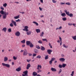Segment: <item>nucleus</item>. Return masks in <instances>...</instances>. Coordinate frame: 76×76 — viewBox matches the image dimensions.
Listing matches in <instances>:
<instances>
[{"label": "nucleus", "instance_id": "nucleus-47", "mask_svg": "<svg viewBox=\"0 0 76 76\" xmlns=\"http://www.w3.org/2000/svg\"><path fill=\"white\" fill-rule=\"evenodd\" d=\"M42 66L40 65H38L37 67H39L41 69Z\"/></svg>", "mask_w": 76, "mask_h": 76}, {"label": "nucleus", "instance_id": "nucleus-43", "mask_svg": "<svg viewBox=\"0 0 76 76\" xmlns=\"http://www.w3.org/2000/svg\"><path fill=\"white\" fill-rule=\"evenodd\" d=\"M56 60V58H51V61H54V60Z\"/></svg>", "mask_w": 76, "mask_h": 76}, {"label": "nucleus", "instance_id": "nucleus-15", "mask_svg": "<svg viewBox=\"0 0 76 76\" xmlns=\"http://www.w3.org/2000/svg\"><path fill=\"white\" fill-rule=\"evenodd\" d=\"M40 49L41 50H42V51H44V50H45V48L44 47L42 46H41Z\"/></svg>", "mask_w": 76, "mask_h": 76}, {"label": "nucleus", "instance_id": "nucleus-23", "mask_svg": "<svg viewBox=\"0 0 76 76\" xmlns=\"http://www.w3.org/2000/svg\"><path fill=\"white\" fill-rule=\"evenodd\" d=\"M29 45L31 48H32V47H34V45H33L32 43H31Z\"/></svg>", "mask_w": 76, "mask_h": 76}, {"label": "nucleus", "instance_id": "nucleus-6", "mask_svg": "<svg viewBox=\"0 0 76 76\" xmlns=\"http://www.w3.org/2000/svg\"><path fill=\"white\" fill-rule=\"evenodd\" d=\"M15 35L17 37H19L20 35V33L19 31H17L15 33Z\"/></svg>", "mask_w": 76, "mask_h": 76}, {"label": "nucleus", "instance_id": "nucleus-40", "mask_svg": "<svg viewBox=\"0 0 76 76\" xmlns=\"http://www.w3.org/2000/svg\"><path fill=\"white\" fill-rule=\"evenodd\" d=\"M65 4H67V5H69V6H70V4H71L70 2H67Z\"/></svg>", "mask_w": 76, "mask_h": 76}, {"label": "nucleus", "instance_id": "nucleus-42", "mask_svg": "<svg viewBox=\"0 0 76 76\" xmlns=\"http://www.w3.org/2000/svg\"><path fill=\"white\" fill-rule=\"evenodd\" d=\"M49 47H50L51 48H53V47H52V46L51 45V43H49Z\"/></svg>", "mask_w": 76, "mask_h": 76}, {"label": "nucleus", "instance_id": "nucleus-5", "mask_svg": "<svg viewBox=\"0 0 76 76\" xmlns=\"http://www.w3.org/2000/svg\"><path fill=\"white\" fill-rule=\"evenodd\" d=\"M28 54V53L27 50L26 49H25L23 51V55L24 56H26Z\"/></svg>", "mask_w": 76, "mask_h": 76}, {"label": "nucleus", "instance_id": "nucleus-55", "mask_svg": "<svg viewBox=\"0 0 76 76\" xmlns=\"http://www.w3.org/2000/svg\"><path fill=\"white\" fill-rule=\"evenodd\" d=\"M60 4H61V5H63V4H65V3L61 2L60 3Z\"/></svg>", "mask_w": 76, "mask_h": 76}, {"label": "nucleus", "instance_id": "nucleus-32", "mask_svg": "<svg viewBox=\"0 0 76 76\" xmlns=\"http://www.w3.org/2000/svg\"><path fill=\"white\" fill-rule=\"evenodd\" d=\"M37 58H41V56L40 55H39L36 57Z\"/></svg>", "mask_w": 76, "mask_h": 76}, {"label": "nucleus", "instance_id": "nucleus-50", "mask_svg": "<svg viewBox=\"0 0 76 76\" xmlns=\"http://www.w3.org/2000/svg\"><path fill=\"white\" fill-rule=\"evenodd\" d=\"M16 21L17 22H20V19H18V20H16Z\"/></svg>", "mask_w": 76, "mask_h": 76}, {"label": "nucleus", "instance_id": "nucleus-52", "mask_svg": "<svg viewBox=\"0 0 76 76\" xmlns=\"http://www.w3.org/2000/svg\"><path fill=\"white\" fill-rule=\"evenodd\" d=\"M25 29H28V26H25V27H24Z\"/></svg>", "mask_w": 76, "mask_h": 76}, {"label": "nucleus", "instance_id": "nucleus-48", "mask_svg": "<svg viewBox=\"0 0 76 76\" xmlns=\"http://www.w3.org/2000/svg\"><path fill=\"white\" fill-rule=\"evenodd\" d=\"M68 25H69V26H72V25H73V24H72V23H68Z\"/></svg>", "mask_w": 76, "mask_h": 76}, {"label": "nucleus", "instance_id": "nucleus-29", "mask_svg": "<svg viewBox=\"0 0 76 76\" xmlns=\"http://www.w3.org/2000/svg\"><path fill=\"white\" fill-rule=\"evenodd\" d=\"M21 42L23 43V44H25V39H24L21 41Z\"/></svg>", "mask_w": 76, "mask_h": 76}, {"label": "nucleus", "instance_id": "nucleus-39", "mask_svg": "<svg viewBox=\"0 0 76 76\" xmlns=\"http://www.w3.org/2000/svg\"><path fill=\"white\" fill-rule=\"evenodd\" d=\"M36 48L37 49H40V47L38 45H37L36 46Z\"/></svg>", "mask_w": 76, "mask_h": 76}, {"label": "nucleus", "instance_id": "nucleus-36", "mask_svg": "<svg viewBox=\"0 0 76 76\" xmlns=\"http://www.w3.org/2000/svg\"><path fill=\"white\" fill-rule=\"evenodd\" d=\"M71 76H73L74 75V71H72L71 74L70 75Z\"/></svg>", "mask_w": 76, "mask_h": 76}, {"label": "nucleus", "instance_id": "nucleus-56", "mask_svg": "<svg viewBox=\"0 0 76 76\" xmlns=\"http://www.w3.org/2000/svg\"><path fill=\"white\" fill-rule=\"evenodd\" d=\"M32 54H31V53H28V56H32Z\"/></svg>", "mask_w": 76, "mask_h": 76}, {"label": "nucleus", "instance_id": "nucleus-8", "mask_svg": "<svg viewBox=\"0 0 76 76\" xmlns=\"http://www.w3.org/2000/svg\"><path fill=\"white\" fill-rule=\"evenodd\" d=\"M59 60L60 61H61L62 62H64L65 61V58H61L59 59Z\"/></svg>", "mask_w": 76, "mask_h": 76}, {"label": "nucleus", "instance_id": "nucleus-22", "mask_svg": "<svg viewBox=\"0 0 76 76\" xmlns=\"http://www.w3.org/2000/svg\"><path fill=\"white\" fill-rule=\"evenodd\" d=\"M33 23H34V24H35V25H36V26H38V23H37V22H35V21H33Z\"/></svg>", "mask_w": 76, "mask_h": 76}, {"label": "nucleus", "instance_id": "nucleus-31", "mask_svg": "<svg viewBox=\"0 0 76 76\" xmlns=\"http://www.w3.org/2000/svg\"><path fill=\"white\" fill-rule=\"evenodd\" d=\"M42 40L43 41H46V42H47L48 41L46 39H42Z\"/></svg>", "mask_w": 76, "mask_h": 76}, {"label": "nucleus", "instance_id": "nucleus-11", "mask_svg": "<svg viewBox=\"0 0 76 76\" xmlns=\"http://www.w3.org/2000/svg\"><path fill=\"white\" fill-rule=\"evenodd\" d=\"M21 70H22L21 67H19L18 68L16 69V71H17V72H20V71Z\"/></svg>", "mask_w": 76, "mask_h": 76}, {"label": "nucleus", "instance_id": "nucleus-25", "mask_svg": "<svg viewBox=\"0 0 76 76\" xmlns=\"http://www.w3.org/2000/svg\"><path fill=\"white\" fill-rule=\"evenodd\" d=\"M72 38L74 40H76V36H73L72 37Z\"/></svg>", "mask_w": 76, "mask_h": 76}, {"label": "nucleus", "instance_id": "nucleus-44", "mask_svg": "<svg viewBox=\"0 0 76 76\" xmlns=\"http://www.w3.org/2000/svg\"><path fill=\"white\" fill-rule=\"evenodd\" d=\"M59 68H62V67H63V65L59 64Z\"/></svg>", "mask_w": 76, "mask_h": 76}, {"label": "nucleus", "instance_id": "nucleus-60", "mask_svg": "<svg viewBox=\"0 0 76 76\" xmlns=\"http://www.w3.org/2000/svg\"><path fill=\"white\" fill-rule=\"evenodd\" d=\"M62 28V27L60 26L59 28V29H61Z\"/></svg>", "mask_w": 76, "mask_h": 76}, {"label": "nucleus", "instance_id": "nucleus-13", "mask_svg": "<svg viewBox=\"0 0 76 76\" xmlns=\"http://www.w3.org/2000/svg\"><path fill=\"white\" fill-rule=\"evenodd\" d=\"M8 60V58L7 57L5 56L4 57V61H7Z\"/></svg>", "mask_w": 76, "mask_h": 76}, {"label": "nucleus", "instance_id": "nucleus-53", "mask_svg": "<svg viewBox=\"0 0 76 76\" xmlns=\"http://www.w3.org/2000/svg\"><path fill=\"white\" fill-rule=\"evenodd\" d=\"M53 62V61H51V60L49 61V64H52V63Z\"/></svg>", "mask_w": 76, "mask_h": 76}, {"label": "nucleus", "instance_id": "nucleus-4", "mask_svg": "<svg viewBox=\"0 0 76 76\" xmlns=\"http://www.w3.org/2000/svg\"><path fill=\"white\" fill-rule=\"evenodd\" d=\"M2 65L3 66H5V67H8V68H9L10 67V65L8 64H6L4 63H2Z\"/></svg>", "mask_w": 76, "mask_h": 76}, {"label": "nucleus", "instance_id": "nucleus-34", "mask_svg": "<svg viewBox=\"0 0 76 76\" xmlns=\"http://www.w3.org/2000/svg\"><path fill=\"white\" fill-rule=\"evenodd\" d=\"M62 20L64 21H65V20H67V18L66 17L62 18Z\"/></svg>", "mask_w": 76, "mask_h": 76}, {"label": "nucleus", "instance_id": "nucleus-18", "mask_svg": "<svg viewBox=\"0 0 76 76\" xmlns=\"http://www.w3.org/2000/svg\"><path fill=\"white\" fill-rule=\"evenodd\" d=\"M2 31H3L5 32H6V31H7V28L6 27H4L3 28V29H2Z\"/></svg>", "mask_w": 76, "mask_h": 76}, {"label": "nucleus", "instance_id": "nucleus-28", "mask_svg": "<svg viewBox=\"0 0 76 76\" xmlns=\"http://www.w3.org/2000/svg\"><path fill=\"white\" fill-rule=\"evenodd\" d=\"M66 64H62V67L63 68H64L66 66Z\"/></svg>", "mask_w": 76, "mask_h": 76}, {"label": "nucleus", "instance_id": "nucleus-16", "mask_svg": "<svg viewBox=\"0 0 76 76\" xmlns=\"http://www.w3.org/2000/svg\"><path fill=\"white\" fill-rule=\"evenodd\" d=\"M36 32H37V33H39L40 32H41V31L40 30V29H36Z\"/></svg>", "mask_w": 76, "mask_h": 76}, {"label": "nucleus", "instance_id": "nucleus-7", "mask_svg": "<svg viewBox=\"0 0 76 76\" xmlns=\"http://www.w3.org/2000/svg\"><path fill=\"white\" fill-rule=\"evenodd\" d=\"M23 73H24V74H22L23 76H28V71L23 72Z\"/></svg>", "mask_w": 76, "mask_h": 76}, {"label": "nucleus", "instance_id": "nucleus-1", "mask_svg": "<svg viewBox=\"0 0 76 76\" xmlns=\"http://www.w3.org/2000/svg\"><path fill=\"white\" fill-rule=\"evenodd\" d=\"M0 13L1 15H2V16L4 19H6V18H7V15H9V12H4L3 10L0 11Z\"/></svg>", "mask_w": 76, "mask_h": 76}, {"label": "nucleus", "instance_id": "nucleus-30", "mask_svg": "<svg viewBox=\"0 0 76 76\" xmlns=\"http://www.w3.org/2000/svg\"><path fill=\"white\" fill-rule=\"evenodd\" d=\"M8 31L9 32H12V29L10 28H9L8 29Z\"/></svg>", "mask_w": 76, "mask_h": 76}, {"label": "nucleus", "instance_id": "nucleus-51", "mask_svg": "<svg viewBox=\"0 0 76 76\" xmlns=\"http://www.w3.org/2000/svg\"><path fill=\"white\" fill-rule=\"evenodd\" d=\"M37 55V54H35V53H33V57H35Z\"/></svg>", "mask_w": 76, "mask_h": 76}, {"label": "nucleus", "instance_id": "nucleus-24", "mask_svg": "<svg viewBox=\"0 0 76 76\" xmlns=\"http://www.w3.org/2000/svg\"><path fill=\"white\" fill-rule=\"evenodd\" d=\"M44 34V33L43 32H42V33H41L40 37H43Z\"/></svg>", "mask_w": 76, "mask_h": 76}, {"label": "nucleus", "instance_id": "nucleus-58", "mask_svg": "<svg viewBox=\"0 0 76 76\" xmlns=\"http://www.w3.org/2000/svg\"><path fill=\"white\" fill-rule=\"evenodd\" d=\"M25 47V45H22V47L23 48V47Z\"/></svg>", "mask_w": 76, "mask_h": 76}, {"label": "nucleus", "instance_id": "nucleus-57", "mask_svg": "<svg viewBox=\"0 0 76 76\" xmlns=\"http://www.w3.org/2000/svg\"><path fill=\"white\" fill-rule=\"evenodd\" d=\"M61 56L62 57H65V56L64 55V54H62L61 55Z\"/></svg>", "mask_w": 76, "mask_h": 76}, {"label": "nucleus", "instance_id": "nucleus-9", "mask_svg": "<svg viewBox=\"0 0 76 76\" xmlns=\"http://www.w3.org/2000/svg\"><path fill=\"white\" fill-rule=\"evenodd\" d=\"M47 51L49 54H51V53L52 52H53V51H52V50H50V49H48L47 50Z\"/></svg>", "mask_w": 76, "mask_h": 76}, {"label": "nucleus", "instance_id": "nucleus-14", "mask_svg": "<svg viewBox=\"0 0 76 76\" xmlns=\"http://www.w3.org/2000/svg\"><path fill=\"white\" fill-rule=\"evenodd\" d=\"M31 43V42L30 41H27L26 42V44L27 45H29Z\"/></svg>", "mask_w": 76, "mask_h": 76}, {"label": "nucleus", "instance_id": "nucleus-49", "mask_svg": "<svg viewBox=\"0 0 76 76\" xmlns=\"http://www.w3.org/2000/svg\"><path fill=\"white\" fill-rule=\"evenodd\" d=\"M42 72V70H39L37 72V73H39L40 72Z\"/></svg>", "mask_w": 76, "mask_h": 76}, {"label": "nucleus", "instance_id": "nucleus-3", "mask_svg": "<svg viewBox=\"0 0 76 76\" xmlns=\"http://www.w3.org/2000/svg\"><path fill=\"white\" fill-rule=\"evenodd\" d=\"M64 12L66 13V15L68 16H69V17H73V15L72 13H71L70 14V12H69L67 11V10H65L64 11Z\"/></svg>", "mask_w": 76, "mask_h": 76}, {"label": "nucleus", "instance_id": "nucleus-54", "mask_svg": "<svg viewBox=\"0 0 76 76\" xmlns=\"http://www.w3.org/2000/svg\"><path fill=\"white\" fill-rule=\"evenodd\" d=\"M59 39H60V41H62V39H61V38L60 37H59Z\"/></svg>", "mask_w": 76, "mask_h": 76}, {"label": "nucleus", "instance_id": "nucleus-37", "mask_svg": "<svg viewBox=\"0 0 76 76\" xmlns=\"http://www.w3.org/2000/svg\"><path fill=\"white\" fill-rule=\"evenodd\" d=\"M38 43L39 44H42V42L41 40H39L38 41Z\"/></svg>", "mask_w": 76, "mask_h": 76}, {"label": "nucleus", "instance_id": "nucleus-64", "mask_svg": "<svg viewBox=\"0 0 76 76\" xmlns=\"http://www.w3.org/2000/svg\"><path fill=\"white\" fill-rule=\"evenodd\" d=\"M57 42H58V43H60V40H58L57 41Z\"/></svg>", "mask_w": 76, "mask_h": 76}, {"label": "nucleus", "instance_id": "nucleus-61", "mask_svg": "<svg viewBox=\"0 0 76 76\" xmlns=\"http://www.w3.org/2000/svg\"><path fill=\"white\" fill-rule=\"evenodd\" d=\"M40 1H41V3H43V0H40Z\"/></svg>", "mask_w": 76, "mask_h": 76}, {"label": "nucleus", "instance_id": "nucleus-62", "mask_svg": "<svg viewBox=\"0 0 76 76\" xmlns=\"http://www.w3.org/2000/svg\"><path fill=\"white\" fill-rule=\"evenodd\" d=\"M62 44V41H60V45H61Z\"/></svg>", "mask_w": 76, "mask_h": 76}, {"label": "nucleus", "instance_id": "nucleus-38", "mask_svg": "<svg viewBox=\"0 0 76 76\" xmlns=\"http://www.w3.org/2000/svg\"><path fill=\"white\" fill-rule=\"evenodd\" d=\"M13 59H14V60H17V57L14 56H13Z\"/></svg>", "mask_w": 76, "mask_h": 76}, {"label": "nucleus", "instance_id": "nucleus-63", "mask_svg": "<svg viewBox=\"0 0 76 76\" xmlns=\"http://www.w3.org/2000/svg\"><path fill=\"white\" fill-rule=\"evenodd\" d=\"M29 31V30L28 29H26V32H28Z\"/></svg>", "mask_w": 76, "mask_h": 76}, {"label": "nucleus", "instance_id": "nucleus-17", "mask_svg": "<svg viewBox=\"0 0 76 76\" xmlns=\"http://www.w3.org/2000/svg\"><path fill=\"white\" fill-rule=\"evenodd\" d=\"M31 33H32V32L29 31L28 32L27 31L26 32V34L27 35H31Z\"/></svg>", "mask_w": 76, "mask_h": 76}, {"label": "nucleus", "instance_id": "nucleus-2", "mask_svg": "<svg viewBox=\"0 0 76 76\" xmlns=\"http://www.w3.org/2000/svg\"><path fill=\"white\" fill-rule=\"evenodd\" d=\"M11 22L12 23L10 24V26L11 27H13V25L14 26H17V25H16V22L14 21L13 20H11Z\"/></svg>", "mask_w": 76, "mask_h": 76}, {"label": "nucleus", "instance_id": "nucleus-19", "mask_svg": "<svg viewBox=\"0 0 76 76\" xmlns=\"http://www.w3.org/2000/svg\"><path fill=\"white\" fill-rule=\"evenodd\" d=\"M33 76H37V72H34L33 73Z\"/></svg>", "mask_w": 76, "mask_h": 76}, {"label": "nucleus", "instance_id": "nucleus-20", "mask_svg": "<svg viewBox=\"0 0 76 76\" xmlns=\"http://www.w3.org/2000/svg\"><path fill=\"white\" fill-rule=\"evenodd\" d=\"M7 6V4L6 3H5L3 4V6L4 7H6Z\"/></svg>", "mask_w": 76, "mask_h": 76}, {"label": "nucleus", "instance_id": "nucleus-10", "mask_svg": "<svg viewBox=\"0 0 76 76\" xmlns=\"http://www.w3.org/2000/svg\"><path fill=\"white\" fill-rule=\"evenodd\" d=\"M51 70L52 72H56L57 71V69H56V68L53 67H52L51 69Z\"/></svg>", "mask_w": 76, "mask_h": 76}, {"label": "nucleus", "instance_id": "nucleus-12", "mask_svg": "<svg viewBox=\"0 0 76 76\" xmlns=\"http://www.w3.org/2000/svg\"><path fill=\"white\" fill-rule=\"evenodd\" d=\"M30 67H31V64H28L27 66L26 69H27V70H28V69H29V68Z\"/></svg>", "mask_w": 76, "mask_h": 76}, {"label": "nucleus", "instance_id": "nucleus-21", "mask_svg": "<svg viewBox=\"0 0 76 76\" xmlns=\"http://www.w3.org/2000/svg\"><path fill=\"white\" fill-rule=\"evenodd\" d=\"M61 15L62 16H63L64 17H65V16H66V15L64 12L63 13H62L61 14Z\"/></svg>", "mask_w": 76, "mask_h": 76}, {"label": "nucleus", "instance_id": "nucleus-35", "mask_svg": "<svg viewBox=\"0 0 76 76\" xmlns=\"http://www.w3.org/2000/svg\"><path fill=\"white\" fill-rule=\"evenodd\" d=\"M45 60H47V59L48 58V56L47 55L46 56H45Z\"/></svg>", "mask_w": 76, "mask_h": 76}, {"label": "nucleus", "instance_id": "nucleus-33", "mask_svg": "<svg viewBox=\"0 0 76 76\" xmlns=\"http://www.w3.org/2000/svg\"><path fill=\"white\" fill-rule=\"evenodd\" d=\"M61 72H62V70L61 69H60L58 72V74H60V73H61Z\"/></svg>", "mask_w": 76, "mask_h": 76}, {"label": "nucleus", "instance_id": "nucleus-27", "mask_svg": "<svg viewBox=\"0 0 76 76\" xmlns=\"http://www.w3.org/2000/svg\"><path fill=\"white\" fill-rule=\"evenodd\" d=\"M34 52L35 53L37 54V53H38V50H37V49H35L34 50Z\"/></svg>", "mask_w": 76, "mask_h": 76}, {"label": "nucleus", "instance_id": "nucleus-46", "mask_svg": "<svg viewBox=\"0 0 76 76\" xmlns=\"http://www.w3.org/2000/svg\"><path fill=\"white\" fill-rule=\"evenodd\" d=\"M63 46L64 48H67L68 47L67 46H66L64 44L63 45Z\"/></svg>", "mask_w": 76, "mask_h": 76}, {"label": "nucleus", "instance_id": "nucleus-26", "mask_svg": "<svg viewBox=\"0 0 76 76\" xmlns=\"http://www.w3.org/2000/svg\"><path fill=\"white\" fill-rule=\"evenodd\" d=\"M19 16H20V15H18V16H16V17H14V18L15 19H18L19 18Z\"/></svg>", "mask_w": 76, "mask_h": 76}, {"label": "nucleus", "instance_id": "nucleus-45", "mask_svg": "<svg viewBox=\"0 0 76 76\" xmlns=\"http://www.w3.org/2000/svg\"><path fill=\"white\" fill-rule=\"evenodd\" d=\"M0 9H1V10H4V8L3 7V6H1L0 7Z\"/></svg>", "mask_w": 76, "mask_h": 76}, {"label": "nucleus", "instance_id": "nucleus-41", "mask_svg": "<svg viewBox=\"0 0 76 76\" xmlns=\"http://www.w3.org/2000/svg\"><path fill=\"white\" fill-rule=\"evenodd\" d=\"M52 2L53 3H56L57 1L55 0H52Z\"/></svg>", "mask_w": 76, "mask_h": 76}, {"label": "nucleus", "instance_id": "nucleus-59", "mask_svg": "<svg viewBox=\"0 0 76 76\" xmlns=\"http://www.w3.org/2000/svg\"><path fill=\"white\" fill-rule=\"evenodd\" d=\"M31 60V59H29V60H27V62H29V61H30Z\"/></svg>", "mask_w": 76, "mask_h": 76}]
</instances>
